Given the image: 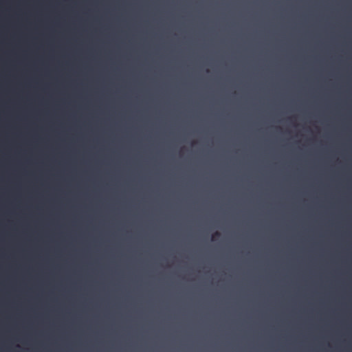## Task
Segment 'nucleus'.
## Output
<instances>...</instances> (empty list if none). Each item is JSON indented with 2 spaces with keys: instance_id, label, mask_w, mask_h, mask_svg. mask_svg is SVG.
<instances>
[{
  "instance_id": "obj_1",
  "label": "nucleus",
  "mask_w": 352,
  "mask_h": 352,
  "mask_svg": "<svg viewBox=\"0 0 352 352\" xmlns=\"http://www.w3.org/2000/svg\"><path fill=\"white\" fill-rule=\"evenodd\" d=\"M220 236V233L218 232H216L213 235H212V241H215L216 240V237L217 236Z\"/></svg>"
}]
</instances>
